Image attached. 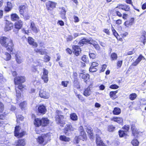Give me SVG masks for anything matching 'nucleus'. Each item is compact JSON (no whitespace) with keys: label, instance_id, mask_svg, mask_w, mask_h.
<instances>
[{"label":"nucleus","instance_id":"f257e3e1","mask_svg":"<svg viewBox=\"0 0 146 146\" xmlns=\"http://www.w3.org/2000/svg\"><path fill=\"white\" fill-rule=\"evenodd\" d=\"M0 43L3 46L6 48L8 51H12L14 44L11 39L5 36H2L0 38Z\"/></svg>","mask_w":146,"mask_h":146},{"label":"nucleus","instance_id":"f03ea898","mask_svg":"<svg viewBox=\"0 0 146 146\" xmlns=\"http://www.w3.org/2000/svg\"><path fill=\"white\" fill-rule=\"evenodd\" d=\"M50 140V137L47 135H44L39 137L37 139V141L40 144L43 145H46Z\"/></svg>","mask_w":146,"mask_h":146},{"label":"nucleus","instance_id":"7ed1b4c3","mask_svg":"<svg viewBox=\"0 0 146 146\" xmlns=\"http://www.w3.org/2000/svg\"><path fill=\"white\" fill-rule=\"evenodd\" d=\"M79 130L80 132L81 135L78 137H76L75 138V141L76 143H78L79 142L78 139H80L82 140L85 139L86 138V135L83 127L81 126L79 127Z\"/></svg>","mask_w":146,"mask_h":146},{"label":"nucleus","instance_id":"20e7f679","mask_svg":"<svg viewBox=\"0 0 146 146\" xmlns=\"http://www.w3.org/2000/svg\"><path fill=\"white\" fill-rule=\"evenodd\" d=\"M56 115L55 116L56 120L58 123H60L61 124L63 123L62 120L64 119V116L62 115V112L58 110H57L56 111Z\"/></svg>","mask_w":146,"mask_h":146},{"label":"nucleus","instance_id":"39448f33","mask_svg":"<svg viewBox=\"0 0 146 146\" xmlns=\"http://www.w3.org/2000/svg\"><path fill=\"white\" fill-rule=\"evenodd\" d=\"M19 12L21 15H22L23 17H24L26 20H28L29 18V16L27 15L25 16V15L24 14L25 12L26 11V6L25 5H21L19 7Z\"/></svg>","mask_w":146,"mask_h":146},{"label":"nucleus","instance_id":"423d86ee","mask_svg":"<svg viewBox=\"0 0 146 146\" xmlns=\"http://www.w3.org/2000/svg\"><path fill=\"white\" fill-rule=\"evenodd\" d=\"M56 3L54 2L48 1L46 3V9L48 11H51L55 7Z\"/></svg>","mask_w":146,"mask_h":146},{"label":"nucleus","instance_id":"0eeeda50","mask_svg":"<svg viewBox=\"0 0 146 146\" xmlns=\"http://www.w3.org/2000/svg\"><path fill=\"white\" fill-rule=\"evenodd\" d=\"M23 25V22L20 20L17 22H16L15 24V28L16 29L15 30L14 29L13 31L15 32V33H17L18 31L22 27Z\"/></svg>","mask_w":146,"mask_h":146},{"label":"nucleus","instance_id":"6e6552de","mask_svg":"<svg viewBox=\"0 0 146 146\" xmlns=\"http://www.w3.org/2000/svg\"><path fill=\"white\" fill-rule=\"evenodd\" d=\"M14 82L15 85L22 83L25 81V78L24 76H21L16 77L14 78Z\"/></svg>","mask_w":146,"mask_h":146},{"label":"nucleus","instance_id":"1a4fd4ad","mask_svg":"<svg viewBox=\"0 0 146 146\" xmlns=\"http://www.w3.org/2000/svg\"><path fill=\"white\" fill-rule=\"evenodd\" d=\"M43 75L42 76L41 78L43 80L44 83H46L48 82V71L44 68L43 69Z\"/></svg>","mask_w":146,"mask_h":146},{"label":"nucleus","instance_id":"9d476101","mask_svg":"<svg viewBox=\"0 0 146 146\" xmlns=\"http://www.w3.org/2000/svg\"><path fill=\"white\" fill-rule=\"evenodd\" d=\"M39 95L41 98L45 99L48 98L50 97L49 94L44 90L40 91Z\"/></svg>","mask_w":146,"mask_h":146},{"label":"nucleus","instance_id":"9b49d317","mask_svg":"<svg viewBox=\"0 0 146 146\" xmlns=\"http://www.w3.org/2000/svg\"><path fill=\"white\" fill-rule=\"evenodd\" d=\"M84 129L86 130V131L89 135H90V139L93 138V134L92 133V129L89 125H86L84 126Z\"/></svg>","mask_w":146,"mask_h":146},{"label":"nucleus","instance_id":"f8f14e48","mask_svg":"<svg viewBox=\"0 0 146 146\" xmlns=\"http://www.w3.org/2000/svg\"><path fill=\"white\" fill-rule=\"evenodd\" d=\"M73 52L75 53L76 56L78 55L81 52V50L79 46H72Z\"/></svg>","mask_w":146,"mask_h":146},{"label":"nucleus","instance_id":"ddd939ff","mask_svg":"<svg viewBox=\"0 0 146 146\" xmlns=\"http://www.w3.org/2000/svg\"><path fill=\"white\" fill-rule=\"evenodd\" d=\"M28 41L29 44L32 45L34 47H36L38 44L35 42L34 40L31 37H29L28 38Z\"/></svg>","mask_w":146,"mask_h":146},{"label":"nucleus","instance_id":"4468645a","mask_svg":"<svg viewBox=\"0 0 146 146\" xmlns=\"http://www.w3.org/2000/svg\"><path fill=\"white\" fill-rule=\"evenodd\" d=\"M13 23H11L9 21H7L5 28V31H7L11 30L13 28Z\"/></svg>","mask_w":146,"mask_h":146},{"label":"nucleus","instance_id":"2eb2a0df","mask_svg":"<svg viewBox=\"0 0 146 146\" xmlns=\"http://www.w3.org/2000/svg\"><path fill=\"white\" fill-rule=\"evenodd\" d=\"M96 142L97 146H105L104 144L100 139V138L98 135H96Z\"/></svg>","mask_w":146,"mask_h":146},{"label":"nucleus","instance_id":"dca6fc26","mask_svg":"<svg viewBox=\"0 0 146 146\" xmlns=\"http://www.w3.org/2000/svg\"><path fill=\"white\" fill-rule=\"evenodd\" d=\"M80 77L84 79L85 82H86L87 80L89 79L90 76L88 74L81 73L80 74Z\"/></svg>","mask_w":146,"mask_h":146},{"label":"nucleus","instance_id":"f3484780","mask_svg":"<svg viewBox=\"0 0 146 146\" xmlns=\"http://www.w3.org/2000/svg\"><path fill=\"white\" fill-rule=\"evenodd\" d=\"M38 111L40 113H45L46 111L45 106L43 105H40L38 108Z\"/></svg>","mask_w":146,"mask_h":146},{"label":"nucleus","instance_id":"a211bd4d","mask_svg":"<svg viewBox=\"0 0 146 146\" xmlns=\"http://www.w3.org/2000/svg\"><path fill=\"white\" fill-rule=\"evenodd\" d=\"M131 128L133 135L134 137H136L139 133L137 129L135 128V126L134 125H131Z\"/></svg>","mask_w":146,"mask_h":146},{"label":"nucleus","instance_id":"6ab92c4d","mask_svg":"<svg viewBox=\"0 0 146 146\" xmlns=\"http://www.w3.org/2000/svg\"><path fill=\"white\" fill-rule=\"evenodd\" d=\"M41 125L46 126L49 123L48 119L46 118H42L41 119Z\"/></svg>","mask_w":146,"mask_h":146},{"label":"nucleus","instance_id":"aec40b11","mask_svg":"<svg viewBox=\"0 0 146 146\" xmlns=\"http://www.w3.org/2000/svg\"><path fill=\"white\" fill-rule=\"evenodd\" d=\"M89 39H87L85 38H84L81 40L78 43L79 46H82L84 44H86L87 43H89Z\"/></svg>","mask_w":146,"mask_h":146},{"label":"nucleus","instance_id":"412c9836","mask_svg":"<svg viewBox=\"0 0 146 146\" xmlns=\"http://www.w3.org/2000/svg\"><path fill=\"white\" fill-rule=\"evenodd\" d=\"M34 124L36 127H38L41 125V119L39 118H35L34 122Z\"/></svg>","mask_w":146,"mask_h":146},{"label":"nucleus","instance_id":"4be33fe9","mask_svg":"<svg viewBox=\"0 0 146 146\" xmlns=\"http://www.w3.org/2000/svg\"><path fill=\"white\" fill-rule=\"evenodd\" d=\"M91 94L90 87H88L87 88L85 89L84 92V95L86 96H88L90 95Z\"/></svg>","mask_w":146,"mask_h":146},{"label":"nucleus","instance_id":"5701e85b","mask_svg":"<svg viewBox=\"0 0 146 146\" xmlns=\"http://www.w3.org/2000/svg\"><path fill=\"white\" fill-rule=\"evenodd\" d=\"M111 120L116 122L119 123H123V119L122 118L113 117L111 119Z\"/></svg>","mask_w":146,"mask_h":146},{"label":"nucleus","instance_id":"b1692460","mask_svg":"<svg viewBox=\"0 0 146 146\" xmlns=\"http://www.w3.org/2000/svg\"><path fill=\"white\" fill-rule=\"evenodd\" d=\"M31 28L32 30L35 33H37L38 32V31L35 26V25L33 22H31Z\"/></svg>","mask_w":146,"mask_h":146},{"label":"nucleus","instance_id":"393cba45","mask_svg":"<svg viewBox=\"0 0 146 146\" xmlns=\"http://www.w3.org/2000/svg\"><path fill=\"white\" fill-rule=\"evenodd\" d=\"M16 57V60L18 63L19 64L23 61V58L19 54H16L15 55Z\"/></svg>","mask_w":146,"mask_h":146},{"label":"nucleus","instance_id":"a878e982","mask_svg":"<svg viewBox=\"0 0 146 146\" xmlns=\"http://www.w3.org/2000/svg\"><path fill=\"white\" fill-rule=\"evenodd\" d=\"M74 128L72 127L70 124L66 125L64 128L65 130L67 131H71L74 130Z\"/></svg>","mask_w":146,"mask_h":146},{"label":"nucleus","instance_id":"bb28decb","mask_svg":"<svg viewBox=\"0 0 146 146\" xmlns=\"http://www.w3.org/2000/svg\"><path fill=\"white\" fill-rule=\"evenodd\" d=\"M17 143L16 146H24L25 144V140L22 139H19L17 142Z\"/></svg>","mask_w":146,"mask_h":146},{"label":"nucleus","instance_id":"cd10ccee","mask_svg":"<svg viewBox=\"0 0 146 146\" xmlns=\"http://www.w3.org/2000/svg\"><path fill=\"white\" fill-rule=\"evenodd\" d=\"M66 13V11H65L64 8L63 7H62L60 11L61 17L62 19H65L66 18L65 16Z\"/></svg>","mask_w":146,"mask_h":146},{"label":"nucleus","instance_id":"c85d7f7f","mask_svg":"<svg viewBox=\"0 0 146 146\" xmlns=\"http://www.w3.org/2000/svg\"><path fill=\"white\" fill-rule=\"evenodd\" d=\"M11 19L12 21H16L18 20L19 17L18 15L16 14H13L11 15Z\"/></svg>","mask_w":146,"mask_h":146},{"label":"nucleus","instance_id":"c756f323","mask_svg":"<svg viewBox=\"0 0 146 146\" xmlns=\"http://www.w3.org/2000/svg\"><path fill=\"white\" fill-rule=\"evenodd\" d=\"M117 91L111 92L110 93V96L112 99H114L116 98V94L117 93Z\"/></svg>","mask_w":146,"mask_h":146},{"label":"nucleus","instance_id":"7c9ffc66","mask_svg":"<svg viewBox=\"0 0 146 146\" xmlns=\"http://www.w3.org/2000/svg\"><path fill=\"white\" fill-rule=\"evenodd\" d=\"M70 119L73 121L77 120L78 119V116L76 113H73L70 115Z\"/></svg>","mask_w":146,"mask_h":146},{"label":"nucleus","instance_id":"2f4dec72","mask_svg":"<svg viewBox=\"0 0 146 146\" xmlns=\"http://www.w3.org/2000/svg\"><path fill=\"white\" fill-rule=\"evenodd\" d=\"M3 58L6 60H8L10 59L11 56L10 54L7 52H5L3 56Z\"/></svg>","mask_w":146,"mask_h":146},{"label":"nucleus","instance_id":"473e14b6","mask_svg":"<svg viewBox=\"0 0 146 146\" xmlns=\"http://www.w3.org/2000/svg\"><path fill=\"white\" fill-rule=\"evenodd\" d=\"M122 8V10H124L126 11H130V9L129 6L126 4H124Z\"/></svg>","mask_w":146,"mask_h":146},{"label":"nucleus","instance_id":"72a5a7b5","mask_svg":"<svg viewBox=\"0 0 146 146\" xmlns=\"http://www.w3.org/2000/svg\"><path fill=\"white\" fill-rule=\"evenodd\" d=\"M60 139L62 141H69L70 140L69 138L67 137L64 135H61L60 137Z\"/></svg>","mask_w":146,"mask_h":146},{"label":"nucleus","instance_id":"f704fd0d","mask_svg":"<svg viewBox=\"0 0 146 146\" xmlns=\"http://www.w3.org/2000/svg\"><path fill=\"white\" fill-rule=\"evenodd\" d=\"M113 112L114 115L119 114L121 112L120 109L118 108H115L114 109Z\"/></svg>","mask_w":146,"mask_h":146},{"label":"nucleus","instance_id":"c9c22d12","mask_svg":"<svg viewBox=\"0 0 146 146\" xmlns=\"http://www.w3.org/2000/svg\"><path fill=\"white\" fill-rule=\"evenodd\" d=\"M137 97V94L135 93H133L131 94L129 96V99L131 100H134Z\"/></svg>","mask_w":146,"mask_h":146},{"label":"nucleus","instance_id":"e433bc0d","mask_svg":"<svg viewBox=\"0 0 146 146\" xmlns=\"http://www.w3.org/2000/svg\"><path fill=\"white\" fill-rule=\"evenodd\" d=\"M119 133L120 137H123L127 135V132L125 131L119 130Z\"/></svg>","mask_w":146,"mask_h":146},{"label":"nucleus","instance_id":"4c0bfd02","mask_svg":"<svg viewBox=\"0 0 146 146\" xmlns=\"http://www.w3.org/2000/svg\"><path fill=\"white\" fill-rule=\"evenodd\" d=\"M115 128L113 125H109L108 127V130L110 132H113L114 131Z\"/></svg>","mask_w":146,"mask_h":146},{"label":"nucleus","instance_id":"58836bf2","mask_svg":"<svg viewBox=\"0 0 146 146\" xmlns=\"http://www.w3.org/2000/svg\"><path fill=\"white\" fill-rule=\"evenodd\" d=\"M20 128L19 126H17L15 127V136H17L18 135H17L18 133H19V129Z\"/></svg>","mask_w":146,"mask_h":146},{"label":"nucleus","instance_id":"ea45409f","mask_svg":"<svg viewBox=\"0 0 146 146\" xmlns=\"http://www.w3.org/2000/svg\"><path fill=\"white\" fill-rule=\"evenodd\" d=\"M139 142L137 139H134L131 141V143L134 146H137L139 144Z\"/></svg>","mask_w":146,"mask_h":146},{"label":"nucleus","instance_id":"a19ab883","mask_svg":"<svg viewBox=\"0 0 146 146\" xmlns=\"http://www.w3.org/2000/svg\"><path fill=\"white\" fill-rule=\"evenodd\" d=\"M111 58L112 60H116L117 58V54L115 53H113L111 54Z\"/></svg>","mask_w":146,"mask_h":146},{"label":"nucleus","instance_id":"79ce46f5","mask_svg":"<svg viewBox=\"0 0 146 146\" xmlns=\"http://www.w3.org/2000/svg\"><path fill=\"white\" fill-rule=\"evenodd\" d=\"M26 105V102H23L20 104L19 106L22 109H23L25 108Z\"/></svg>","mask_w":146,"mask_h":146},{"label":"nucleus","instance_id":"37998d69","mask_svg":"<svg viewBox=\"0 0 146 146\" xmlns=\"http://www.w3.org/2000/svg\"><path fill=\"white\" fill-rule=\"evenodd\" d=\"M25 133L26 132L24 131H22L21 132H20V131H19V133H18V134H17V135H18L15 136L18 137H22L25 134Z\"/></svg>","mask_w":146,"mask_h":146},{"label":"nucleus","instance_id":"c03bdc74","mask_svg":"<svg viewBox=\"0 0 146 146\" xmlns=\"http://www.w3.org/2000/svg\"><path fill=\"white\" fill-rule=\"evenodd\" d=\"M17 122H18V121H19L20 120H23L24 118L21 115H18V116H17Z\"/></svg>","mask_w":146,"mask_h":146},{"label":"nucleus","instance_id":"a18cd8bd","mask_svg":"<svg viewBox=\"0 0 146 146\" xmlns=\"http://www.w3.org/2000/svg\"><path fill=\"white\" fill-rule=\"evenodd\" d=\"M89 43L92 44L94 46L96 44H97V43L96 41L93 40H91V39H90L89 40Z\"/></svg>","mask_w":146,"mask_h":146},{"label":"nucleus","instance_id":"49530a36","mask_svg":"<svg viewBox=\"0 0 146 146\" xmlns=\"http://www.w3.org/2000/svg\"><path fill=\"white\" fill-rule=\"evenodd\" d=\"M50 59V57L47 55H46L44 57V61L46 62H48Z\"/></svg>","mask_w":146,"mask_h":146},{"label":"nucleus","instance_id":"de8ad7c7","mask_svg":"<svg viewBox=\"0 0 146 146\" xmlns=\"http://www.w3.org/2000/svg\"><path fill=\"white\" fill-rule=\"evenodd\" d=\"M97 70V68L95 67H93V68L90 67V71L91 72H96Z\"/></svg>","mask_w":146,"mask_h":146},{"label":"nucleus","instance_id":"09e8293b","mask_svg":"<svg viewBox=\"0 0 146 146\" xmlns=\"http://www.w3.org/2000/svg\"><path fill=\"white\" fill-rule=\"evenodd\" d=\"M110 88L113 89H117L119 88V86L115 84L111 85L110 86Z\"/></svg>","mask_w":146,"mask_h":146},{"label":"nucleus","instance_id":"8fccbe9b","mask_svg":"<svg viewBox=\"0 0 146 146\" xmlns=\"http://www.w3.org/2000/svg\"><path fill=\"white\" fill-rule=\"evenodd\" d=\"M89 56L90 58L92 59H94L96 57V55L94 53H90Z\"/></svg>","mask_w":146,"mask_h":146},{"label":"nucleus","instance_id":"3c124183","mask_svg":"<svg viewBox=\"0 0 146 146\" xmlns=\"http://www.w3.org/2000/svg\"><path fill=\"white\" fill-rule=\"evenodd\" d=\"M73 37L71 35H69L66 38V41L68 42L71 41L73 39Z\"/></svg>","mask_w":146,"mask_h":146},{"label":"nucleus","instance_id":"603ef678","mask_svg":"<svg viewBox=\"0 0 146 146\" xmlns=\"http://www.w3.org/2000/svg\"><path fill=\"white\" fill-rule=\"evenodd\" d=\"M98 63L96 62H94L92 63L90 67H91L92 68L93 67H96L98 66Z\"/></svg>","mask_w":146,"mask_h":146},{"label":"nucleus","instance_id":"864d4df0","mask_svg":"<svg viewBox=\"0 0 146 146\" xmlns=\"http://www.w3.org/2000/svg\"><path fill=\"white\" fill-rule=\"evenodd\" d=\"M46 50L44 49H40V50L39 52V54H44L46 53Z\"/></svg>","mask_w":146,"mask_h":146},{"label":"nucleus","instance_id":"5fc2aeb1","mask_svg":"<svg viewBox=\"0 0 146 146\" xmlns=\"http://www.w3.org/2000/svg\"><path fill=\"white\" fill-rule=\"evenodd\" d=\"M25 86L23 85L22 84L19 85L18 87V88L21 90H23V89L24 88Z\"/></svg>","mask_w":146,"mask_h":146},{"label":"nucleus","instance_id":"6e6d98bb","mask_svg":"<svg viewBox=\"0 0 146 146\" xmlns=\"http://www.w3.org/2000/svg\"><path fill=\"white\" fill-rule=\"evenodd\" d=\"M77 95V97L81 101V102H82L84 100V98L82 95Z\"/></svg>","mask_w":146,"mask_h":146},{"label":"nucleus","instance_id":"4d7b16f0","mask_svg":"<svg viewBox=\"0 0 146 146\" xmlns=\"http://www.w3.org/2000/svg\"><path fill=\"white\" fill-rule=\"evenodd\" d=\"M107 65L106 64L103 65L102 67V69L100 70V72L104 71Z\"/></svg>","mask_w":146,"mask_h":146},{"label":"nucleus","instance_id":"13d9d810","mask_svg":"<svg viewBox=\"0 0 146 146\" xmlns=\"http://www.w3.org/2000/svg\"><path fill=\"white\" fill-rule=\"evenodd\" d=\"M122 63V61H118L117 63V65L119 68L121 67Z\"/></svg>","mask_w":146,"mask_h":146},{"label":"nucleus","instance_id":"bf43d9fd","mask_svg":"<svg viewBox=\"0 0 146 146\" xmlns=\"http://www.w3.org/2000/svg\"><path fill=\"white\" fill-rule=\"evenodd\" d=\"M82 59L83 61L85 62H86L88 61L87 58L86 57L85 55L83 56L82 58Z\"/></svg>","mask_w":146,"mask_h":146},{"label":"nucleus","instance_id":"052dcab7","mask_svg":"<svg viewBox=\"0 0 146 146\" xmlns=\"http://www.w3.org/2000/svg\"><path fill=\"white\" fill-rule=\"evenodd\" d=\"M4 106L3 104L0 102V112H1L3 110Z\"/></svg>","mask_w":146,"mask_h":146},{"label":"nucleus","instance_id":"680f3d73","mask_svg":"<svg viewBox=\"0 0 146 146\" xmlns=\"http://www.w3.org/2000/svg\"><path fill=\"white\" fill-rule=\"evenodd\" d=\"M129 125H125L123 127V129H124L125 130H124L125 131L127 132L128 131L129 129Z\"/></svg>","mask_w":146,"mask_h":146},{"label":"nucleus","instance_id":"e2e57ef3","mask_svg":"<svg viewBox=\"0 0 146 146\" xmlns=\"http://www.w3.org/2000/svg\"><path fill=\"white\" fill-rule=\"evenodd\" d=\"M103 31L104 33H106L107 35H110V32L109 30H108V29H104V30H103Z\"/></svg>","mask_w":146,"mask_h":146},{"label":"nucleus","instance_id":"0e129e2a","mask_svg":"<svg viewBox=\"0 0 146 146\" xmlns=\"http://www.w3.org/2000/svg\"><path fill=\"white\" fill-rule=\"evenodd\" d=\"M11 9L12 8H9L8 7H7V6H6L4 8V10L5 11L7 12H8L10 11Z\"/></svg>","mask_w":146,"mask_h":146},{"label":"nucleus","instance_id":"69168bd1","mask_svg":"<svg viewBox=\"0 0 146 146\" xmlns=\"http://www.w3.org/2000/svg\"><path fill=\"white\" fill-rule=\"evenodd\" d=\"M62 84L64 87H66L67 86V82L66 81H62Z\"/></svg>","mask_w":146,"mask_h":146},{"label":"nucleus","instance_id":"338daca9","mask_svg":"<svg viewBox=\"0 0 146 146\" xmlns=\"http://www.w3.org/2000/svg\"><path fill=\"white\" fill-rule=\"evenodd\" d=\"M123 4H119L116 7V8H118L119 9H122V8L123 7Z\"/></svg>","mask_w":146,"mask_h":146},{"label":"nucleus","instance_id":"774afa93","mask_svg":"<svg viewBox=\"0 0 146 146\" xmlns=\"http://www.w3.org/2000/svg\"><path fill=\"white\" fill-rule=\"evenodd\" d=\"M32 70L34 72H36L37 71V69L36 68V66H34L32 67Z\"/></svg>","mask_w":146,"mask_h":146}]
</instances>
